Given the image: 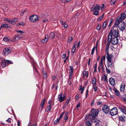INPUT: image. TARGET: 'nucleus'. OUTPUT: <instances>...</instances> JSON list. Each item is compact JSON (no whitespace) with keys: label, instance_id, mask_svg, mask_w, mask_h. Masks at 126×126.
Returning a JSON list of instances; mask_svg holds the SVG:
<instances>
[{"label":"nucleus","instance_id":"1","mask_svg":"<svg viewBox=\"0 0 126 126\" xmlns=\"http://www.w3.org/2000/svg\"><path fill=\"white\" fill-rule=\"evenodd\" d=\"M110 35L111 37L117 38L119 36V33L118 30L116 27H113L112 28L111 30L109 36Z\"/></svg>","mask_w":126,"mask_h":126},{"label":"nucleus","instance_id":"2","mask_svg":"<svg viewBox=\"0 0 126 126\" xmlns=\"http://www.w3.org/2000/svg\"><path fill=\"white\" fill-rule=\"evenodd\" d=\"M110 36V35L108 37V45H110V43L113 45H115L117 44L118 42V39L117 38L111 37Z\"/></svg>","mask_w":126,"mask_h":126},{"label":"nucleus","instance_id":"3","mask_svg":"<svg viewBox=\"0 0 126 126\" xmlns=\"http://www.w3.org/2000/svg\"><path fill=\"white\" fill-rule=\"evenodd\" d=\"M100 8V7L99 6L97 5L94 7H92L91 8V11L94 12V15L97 16L98 15L99 11Z\"/></svg>","mask_w":126,"mask_h":126},{"label":"nucleus","instance_id":"4","mask_svg":"<svg viewBox=\"0 0 126 126\" xmlns=\"http://www.w3.org/2000/svg\"><path fill=\"white\" fill-rule=\"evenodd\" d=\"M66 97V94H64L63 95L62 93H61L58 95V100L60 102H61L65 100Z\"/></svg>","mask_w":126,"mask_h":126},{"label":"nucleus","instance_id":"5","mask_svg":"<svg viewBox=\"0 0 126 126\" xmlns=\"http://www.w3.org/2000/svg\"><path fill=\"white\" fill-rule=\"evenodd\" d=\"M98 110H96L94 108H92L91 110L90 116L93 118H94L98 115Z\"/></svg>","mask_w":126,"mask_h":126},{"label":"nucleus","instance_id":"6","mask_svg":"<svg viewBox=\"0 0 126 126\" xmlns=\"http://www.w3.org/2000/svg\"><path fill=\"white\" fill-rule=\"evenodd\" d=\"M30 21L32 22H35L38 20L39 19V18L36 15H33L31 16L29 18Z\"/></svg>","mask_w":126,"mask_h":126},{"label":"nucleus","instance_id":"7","mask_svg":"<svg viewBox=\"0 0 126 126\" xmlns=\"http://www.w3.org/2000/svg\"><path fill=\"white\" fill-rule=\"evenodd\" d=\"M119 29L121 31L124 30L126 26V24L124 22H120L119 24H118Z\"/></svg>","mask_w":126,"mask_h":126},{"label":"nucleus","instance_id":"8","mask_svg":"<svg viewBox=\"0 0 126 126\" xmlns=\"http://www.w3.org/2000/svg\"><path fill=\"white\" fill-rule=\"evenodd\" d=\"M110 111V114L112 116L116 115L118 113L117 109L115 107H114Z\"/></svg>","mask_w":126,"mask_h":126},{"label":"nucleus","instance_id":"9","mask_svg":"<svg viewBox=\"0 0 126 126\" xmlns=\"http://www.w3.org/2000/svg\"><path fill=\"white\" fill-rule=\"evenodd\" d=\"M102 110L103 112L106 114L108 113L110 111V108L106 105H104L103 106Z\"/></svg>","mask_w":126,"mask_h":126},{"label":"nucleus","instance_id":"10","mask_svg":"<svg viewBox=\"0 0 126 126\" xmlns=\"http://www.w3.org/2000/svg\"><path fill=\"white\" fill-rule=\"evenodd\" d=\"M22 38V36L20 34L15 35L14 37L11 39V41H17L19 39Z\"/></svg>","mask_w":126,"mask_h":126},{"label":"nucleus","instance_id":"11","mask_svg":"<svg viewBox=\"0 0 126 126\" xmlns=\"http://www.w3.org/2000/svg\"><path fill=\"white\" fill-rule=\"evenodd\" d=\"M121 19L120 17H118L116 19V22L113 26V27H116L118 24H119L120 22H123L120 20Z\"/></svg>","mask_w":126,"mask_h":126},{"label":"nucleus","instance_id":"12","mask_svg":"<svg viewBox=\"0 0 126 126\" xmlns=\"http://www.w3.org/2000/svg\"><path fill=\"white\" fill-rule=\"evenodd\" d=\"M3 52L4 54L6 55L9 54L10 53V51L9 48H6L4 50Z\"/></svg>","mask_w":126,"mask_h":126},{"label":"nucleus","instance_id":"13","mask_svg":"<svg viewBox=\"0 0 126 126\" xmlns=\"http://www.w3.org/2000/svg\"><path fill=\"white\" fill-rule=\"evenodd\" d=\"M106 58L108 61H111L112 58L113 57V56L112 54H107Z\"/></svg>","mask_w":126,"mask_h":126},{"label":"nucleus","instance_id":"14","mask_svg":"<svg viewBox=\"0 0 126 126\" xmlns=\"http://www.w3.org/2000/svg\"><path fill=\"white\" fill-rule=\"evenodd\" d=\"M109 82L110 84L113 86H114L115 84V81L113 78H110L109 80Z\"/></svg>","mask_w":126,"mask_h":126},{"label":"nucleus","instance_id":"15","mask_svg":"<svg viewBox=\"0 0 126 126\" xmlns=\"http://www.w3.org/2000/svg\"><path fill=\"white\" fill-rule=\"evenodd\" d=\"M125 86V84L124 83H123L121 84L120 87L121 92H122L124 91Z\"/></svg>","mask_w":126,"mask_h":126},{"label":"nucleus","instance_id":"16","mask_svg":"<svg viewBox=\"0 0 126 126\" xmlns=\"http://www.w3.org/2000/svg\"><path fill=\"white\" fill-rule=\"evenodd\" d=\"M48 38V35H45L44 39L41 40V42L44 43H46L47 41Z\"/></svg>","mask_w":126,"mask_h":126},{"label":"nucleus","instance_id":"17","mask_svg":"<svg viewBox=\"0 0 126 126\" xmlns=\"http://www.w3.org/2000/svg\"><path fill=\"white\" fill-rule=\"evenodd\" d=\"M76 45L77 44H75L74 46L72 48L71 52V54L72 55H73V54L74 53L75 51V50L76 49L75 47L76 46Z\"/></svg>","mask_w":126,"mask_h":126},{"label":"nucleus","instance_id":"18","mask_svg":"<svg viewBox=\"0 0 126 126\" xmlns=\"http://www.w3.org/2000/svg\"><path fill=\"white\" fill-rule=\"evenodd\" d=\"M126 17V14L125 13H122L120 17L121 20H123L125 19Z\"/></svg>","mask_w":126,"mask_h":126},{"label":"nucleus","instance_id":"19","mask_svg":"<svg viewBox=\"0 0 126 126\" xmlns=\"http://www.w3.org/2000/svg\"><path fill=\"white\" fill-rule=\"evenodd\" d=\"M93 122H94L95 123V124H98L100 122V121L99 119H98L96 118L94 119L93 118Z\"/></svg>","mask_w":126,"mask_h":126},{"label":"nucleus","instance_id":"20","mask_svg":"<svg viewBox=\"0 0 126 126\" xmlns=\"http://www.w3.org/2000/svg\"><path fill=\"white\" fill-rule=\"evenodd\" d=\"M107 63V66L108 67H110L111 68H112L113 66H112V63L111 61H108Z\"/></svg>","mask_w":126,"mask_h":126},{"label":"nucleus","instance_id":"21","mask_svg":"<svg viewBox=\"0 0 126 126\" xmlns=\"http://www.w3.org/2000/svg\"><path fill=\"white\" fill-rule=\"evenodd\" d=\"M70 99V97H68V98L66 101V102L65 104L64 105V106L65 107H66L67 106V105L68 103L69 102Z\"/></svg>","mask_w":126,"mask_h":126},{"label":"nucleus","instance_id":"22","mask_svg":"<svg viewBox=\"0 0 126 126\" xmlns=\"http://www.w3.org/2000/svg\"><path fill=\"white\" fill-rule=\"evenodd\" d=\"M118 117L119 120L123 122L125 121V117H124L123 116H119Z\"/></svg>","mask_w":126,"mask_h":126},{"label":"nucleus","instance_id":"23","mask_svg":"<svg viewBox=\"0 0 126 126\" xmlns=\"http://www.w3.org/2000/svg\"><path fill=\"white\" fill-rule=\"evenodd\" d=\"M5 62H6V66H7L8 65V64H12L13 63V62H12L11 61H9L8 60H5Z\"/></svg>","mask_w":126,"mask_h":126},{"label":"nucleus","instance_id":"24","mask_svg":"<svg viewBox=\"0 0 126 126\" xmlns=\"http://www.w3.org/2000/svg\"><path fill=\"white\" fill-rule=\"evenodd\" d=\"M96 80L95 78H93L92 79V83L93 85H96Z\"/></svg>","mask_w":126,"mask_h":126},{"label":"nucleus","instance_id":"25","mask_svg":"<svg viewBox=\"0 0 126 126\" xmlns=\"http://www.w3.org/2000/svg\"><path fill=\"white\" fill-rule=\"evenodd\" d=\"M1 66L2 67V68L3 67L6 66L5 60H4L2 62L1 64Z\"/></svg>","mask_w":126,"mask_h":126},{"label":"nucleus","instance_id":"26","mask_svg":"<svg viewBox=\"0 0 126 126\" xmlns=\"http://www.w3.org/2000/svg\"><path fill=\"white\" fill-rule=\"evenodd\" d=\"M69 70L70 71L69 73L72 74L73 70V66H71L69 67Z\"/></svg>","mask_w":126,"mask_h":126},{"label":"nucleus","instance_id":"27","mask_svg":"<svg viewBox=\"0 0 126 126\" xmlns=\"http://www.w3.org/2000/svg\"><path fill=\"white\" fill-rule=\"evenodd\" d=\"M8 27L9 28L10 27L7 24H3L1 25V28H5Z\"/></svg>","mask_w":126,"mask_h":126},{"label":"nucleus","instance_id":"28","mask_svg":"<svg viewBox=\"0 0 126 126\" xmlns=\"http://www.w3.org/2000/svg\"><path fill=\"white\" fill-rule=\"evenodd\" d=\"M95 48L96 49V51H97V47L96 46L95 47H94L92 49V50L91 53V55H93Z\"/></svg>","mask_w":126,"mask_h":126},{"label":"nucleus","instance_id":"29","mask_svg":"<svg viewBox=\"0 0 126 126\" xmlns=\"http://www.w3.org/2000/svg\"><path fill=\"white\" fill-rule=\"evenodd\" d=\"M119 109L124 114H125L126 112V111L125 109L122 108V107H119Z\"/></svg>","mask_w":126,"mask_h":126},{"label":"nucleus","instance_id":"30","mask_svg":"<svg viewBox=\"0 0 126 126\" xmlns=\"http://www.w3.org/2000/svg\"><path fill=\"white\" fill-rule=\"evenodd\" d=\"M85 124L87 126H91L92 124L91 123L90 121H86L85 122Z\"/></svg>","mask_w":126,"mask_h":126},{"label":"nucleus","instance_id":"31","mask_svg":"<svg viewBox=\"0 0 126 126\" xmlns=\"http://www.w3.org/2000/svg\"><path fill=\"white\" fill-rule=\"evenodd\" d=\"M88 75L89 73L88 71H83V75L84 76H85L87 77H88Z\"/></svg>","mask_w":126,"mask_h":126},{"label":"nucleus","instance_id":"32","mask_svg":"<svg viewBox=\"0 0 126 126\" xmlns=\"http://www.w3.org/2000/svg\"><path fill=\"white\" fill-rule=\"evenodd\" d=\"M55 36V34L54 33L52 32L49 35V37L51 38H53Z\"/></svg>","mask_w":126,"mask_h":126},{"label":"nucleus","instance_id":"33","mask_svg":"<svg viewBox=\"0 0 126 126\" xmlns=\"http://www.w3.org/2000/svg\"><path fill=\"white\" fill-rule=\"evenodd\" d=\"M82 86L81 85V86H80V89H79V90L80 91H81V93L82 94L83 93V91L85 87H83L82 88H81Z\"/></svg>","mask_w":126,"mask_h":126},{"label":"nucleus","instance_id":"34","mask_svg":"<svg viewBox=\"0 0 126 126\" xmlns=\"http://www.w3.org/2000/svg\"><path fill=\"white\" fill-rule=\"evenodd\" d=\"M114 93L117 96H119L120 94L119 92L116 89L114 90Z\"/></svg>","mask_w":126,"mask_h":126},{"label":"nucleus","instance_id":"35","mask_svg":"<svg viewBox=\"0 0 126 126\" xmlns=\"http://www.w3.org/2000/svg\"><path fill=\"white\" fill-rule=\"evenodd\" d=\"M52 107V106H48L47 107V111H50L51 109V108Z\"/></svg>","mask_w":126,"mask_h":126},{"label":"nucleus","instance_id":"36","mask_svg":"<svg viewBox=\"0 0 126 126\" xmlns=\"http://www.w3.org/2000/svg\"><path fill=\"white\" fill-rule=\"evenodd\" d=\"M4 21H6L7 22L10 24H11V20L10 19L5 18L4 19Z\"/></svg>","mask_w":126,"mask_h":126},{"label":"nucleus","instance_id":"37","mask_svg":"<svg viewBox=\"0 0 126 126\" xmlns=\"http://www.w3.org/2000/svg\"><path fill=\"white\" fill-rule=\"evenodd\" d=\"M116 1V0H111L110 3L112 5H114Z\"/></svg>","mask_w":126,"mask_h":126},{"label":"nucleus","instance_id":"38","mask_svg":"<svg viewBox=\"0 0 126 126\" xmlns=\"http://www.w3.org/2000/svg\"><path fill=\"white\" fill-rule=\"evenodd\" d=\"M96 85H93V88L94 89V90L95 92H96L97 90V87L95 86Z\"/></svg>","mask_w":126,"mask_h":126},{"label":"nucleus","instance_id":"39","mask_svg":"<svg viewBox=\"0 0 126 126\" xmlns=\"http://www.w3.org/2000/svg\"><path fill=\"white\" fill-rule=\"evenodd\" d=\"M3 40L5 42H7L9 41V39L7 37H5L3 38Z\"/></svg>","mask_w":126,"mask_h":126},{"label":"nucleus","instance_id":"40","mask_svg":"<svg viewBox=\"0 0 126 126\" xmlns=\"http://www.w3.org/2000/svg\"><path fill=\"white\" fill-rule=\"evenodd\" d=\"M61 119L60 118H58L54 122V123L55 124H56L57 123L60 121Z\"/></svg>","mask_w":126,"mask_h":126},{"label":"nucleus","instance_id":"41","mask_svg":"<svg viewBox=\"0 0 126 126\" xmlns=\"http://www.w3.org/2000/svg\"><path fill=\"white\" fill-rule=\"evenodd\" d=\"M101 27V24H98L97 25V26L96 27V29L98 30H99L100 29Z\"/></svg>","mask_w":126,"mask_h":126},{"label":"nucleus","instance_id":"42","mask_svg":"<svg viewBox=\"0 0 126 126\" xmlns=\"http://www.w3.org/2000/svg\"><path fill=\"white\" fill-rule=\"evenodd\" d=\"M14 19H13L12 21L11 20V24L14 25L16 23V22L15 21Z\"/></svg>","mask_w":126,"mask_h":126},{"label":"nucleus","instance_id":"43","mask_svg":"<svg viewBox=\"0 0 126 126\" xmlns=\"http://www.w3.org/2000/svg\"><path fill=\"white\" fill-rule=\"evenodd\" d=\"M107 26V23L106 21L104 22L103 25V29L105 28Z\"/></svg>","mask_w":126,"mask_h":126},{"label":"nucleus","instance_id":"44","mask_svg":"<svg viewBox=\"0 0 126 126\" xmlns=\"http://www.w3.org/2000/svg\"><path fill=\"white\" fill-rule=\"evenodd\" d=\"M106 72L108 73H110L111 72V71L110 70L108 69L107 67H106Z\"/></svg>","mask_w":126,"mask_h":126},{"label":"nucleus","instance_id":"45","mask_svg":"<svg viewBox=\"0 0 126 126\" xmlns=\"http://www.w3.org/2000/svg\"><path fill=\"white\" fill-rule=\"evenodd\" d=\"M43 76L44 78H46L47 77V76L46 73H45L43 71Z\"/></svg>","mask_w":126,"mask_h":126},{"label":"nucleus","instance_id":"46","mask_svg":"<svg viewBox=\"0 0 126 126\" xmlns=\"http://www.w3.org/2000/svg\"><path fill=\"white\" fill-rule=\"evenodd\" d=\"M72 40L73 38L72 37H70L68 39V41L69 42H70Z\"/></svg>","mask_w":126,"mask_h":126},{"label":"nucleus","instance_id":"47","mask_svg":"<svg viewBox=\"0 0 126 126\" xmlns=\"http://www.w3.org/2000/svg\"><path fill=\"white\" fill-rule=\"evenodd\" d=\"M104 80L105 82H106L107 81V76H106L105 75H104Z\"/></svg>","mask_w":126,"mask_h":126},{"label":"nucleus","instance_id":"48","mask_svg":"<svg viewBox=\"0 0 126 126\" xmlns=\"http://www.w3.org/2000/svg\"><path fill=\"white\" fill-rule=\"evenodd\" d=\"M16 32H17L20 33L21 34L25 32H23L21 30H18Z\"/></svg>","mask_w":126,"mask_h":126},{"label":"nucleus","instance_id":"49","mask_svg":"<svg viewBox=\"0 0 126 126\" xmlns=\"http://www.w3.org/2000/svg\"><path fill=\"white\" fill-rule=\"evenodd\" d=\"M97 67V65L96 64L94 65V72H95L96 71V68Z\"/></svg>","mask_w":126,"mask_h":126},{"label":"nucleus","instance_id":"50","mask_svg":"<svg viewBox=\"0 0 126 126\" xmlns=\"http://www.w3.org/2000/svg\"><path fill=\"white\" fill-rule=\"evenodd\" d=\"M65 111H63L61 113L59 117L60 119H61L63 117V114L65 113Z\"/></svg>","mask_w":126,"mask_h":126},{"label":"nucleus","instance_id":"51","mask_svg":"<svg viewBox=\"0 0 126 126\" xmlns=\"http://www.w3.org/2000/svg\"><path fill=\"white\" fill-rule=\"evenodd\" d=\"M24 23L23 22H19V25H21L23 26L24 25Z\"/></svg>","mask_w":126,"mask_h":126},{"label":"nucleus","instance_id":"52","mask_svg":"<svg viewBox=\"0 0 126 126\" xmlns=\"http://www.w3.org/2000/svg\"><path fill=\"white\" fill-rule=\"evenodd\" d=\"M75 98L77 100H78L79 99V94H77L75 96Z\"/></svg>","mask_w":126,"mask_h":126},{"label":"nucleus","instance_id":"53","mask_svg":"<svg viewBox=\"0 0 126 126\" xmlns=\"http://www.w3.org/2000/svg\"><path fill=\"white\" fill-rule=\"evenodd\" d=\"M44 104H41V105L40 106V108H41V110H43V108L44 107Z\"/></svg>","mask_w":126,"mask_h":126},{"label":"nucleus","instance_id":"54","mask_svg":"<svg viewBox=\"0 0 126 126\" xmlns=\"http://www.w3.org/2000/svg\"><path fill=\"white\" fill-rule=\"evenodd\" d=\"M108 50H109V49L106 48V50L105 55L106 56L107 54H109Z\"/></svg>","mask_w":126,"mask_h":126},{"label":"nucleus","instance_id":"55","mask_svg":"<svg viewBox=\"0 0 126 126\" xmlns=\"http://www.w3.org/2000/svg\"><path fill=\"white\" fill-rule=\"evenodd\" d=\"M48 103L49 105L52 106L51 103V100H49L48 102Z\"/></svg>","mask_w":126,"mask_h":126},{"label":"nucleus","instance_id":"56","mask_svg":"<svg viewBox=\"0 0 126 126\" xmlns=\"http://www.w3.org/2000/svg\"><path fill=\"white\" fill-rule=\"evenodd\" d=\"M60 21L61 25H64V23H63V21L62 20H60Z\"/></svg>","mask_w":126,"mask_h":126},{"label":"nucleus","instance_id":"57","mask_svg":"<svg viewBox=\"0 0 126 126\" xmlns=\"http://www.w3.org/2000/svg\"><path fill=\"white\" fill-rule=\"evenodd\" d=\"M105 56H103L102 57L101 59V60H104L105 59Z\"/></svg>","mask_w":126,"mask_h":126},{"label":"nucleus","instance_id":"58","mask_svg":"<svg viewBox=\"0 0 126 126\" xmlns=\"http://www.w3.org/2000/svg\"><path fill=\"white\" fill-rule=\"evenodd\" d=\"M26 11L24 10L22 12L20 13V15L21 16H23V14L24 13L26 12Z\"/></svg>","mask_w":126,"mask_h":126},{"label":"nucleus","instance_id":"59","mask_svg":"<svg viewBox=\"0 0 126 126\" xmlns=\"http://www.w3.org/2000/svg\"><path fill=\"white\" fill-rule=\"evenodd\" d=\"M69 57L68 56H67L65 60H64V63H65L66 62L67 60H68V59Z\"/></svg>","mask_w":126,"mask_h":126},{"label":"nucleus","instance_id":"60","mask_svg":"<svg viewBox=\"0 0 126 126\" xmlns=\"http://www.w3.org/2000/svg\"><path fill=\"white\" fill-rule=\"evenodd\" d=\"M103 18L102 17V16H100V17L98 18L97 19L98 21H101Z\"/></svg>","mask_w":126,"mask_h":126},{"label":"nucleus","instance_id":"61","mask_svg":"<svg viewBox=\"0 0 126 126\" xmlns=\"http://www.w3.org/2000/svg\"><path fill=\"white\" fill-rule=\"evenodd\" d=\"M66 22H65L64 23V27L65 28H66L68 26V25L67 24H65Z\"/></svg>","mask_w":126,"mask_h":126},{"label":"nucleus","instance_id":"62","mask_svg":"<svg viewBox=\"0 0 126 126\" xmlns=\"http://www.w3.org/2000/svg\"><path fill=\"white\" fill-rule=\"evenodd\" d=\"M11 119L10 118H9L6 121L8 122L9 123H11Z\"/></svg>","mask_w":126,"mask_h":126},{"label":"nucleus","instance_id":"63","mask_svg":"<svg viewBox=\"0 0 126 126\" xmlns=\"http://www.w3.org/2000/svg\"><path fill=\"white\" fill-rule=\"evenodd\" d=\"M28 126H36V124H34L33 126H32V124L31 123L29 124L28 125Z\"/></svg>","mask_w":126,"mask_h":126},{"label":"nucleus","instance_id":"64","mask_svg":"<svg viewBox=\"0 0 126 126\" xmlns=\"http://www.w3.org/2000/svg\"><path fill=\"white\" fill-rule=\"evenodd\" d=\"M68 118V117L67 116L65 115L64 117V119L65 120H66Z\"/></svg>","mask_w":126,"mask_h":126}]
</instances>
